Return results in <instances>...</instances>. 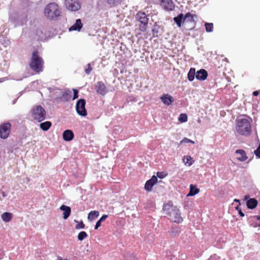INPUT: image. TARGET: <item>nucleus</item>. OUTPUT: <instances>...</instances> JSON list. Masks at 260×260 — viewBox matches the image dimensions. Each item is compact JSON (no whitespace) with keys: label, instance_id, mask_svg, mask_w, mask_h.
Masks as SVG:
<instances>
[{"label":"nucleus","instance_id":"4468645a","mask_svg":"<svg viewBox=\"0 0 260 260\" xmlns=\"http://www.w3.org/2000/svg\"><path fill=\"white\" fill-rule=\"evenodd\" d=\"M161 102L165 105L169 106L174 102V99L171 95L169 94H164L161 97Z\"/></svg>","mask_w":260,"mask_h":260},{"label":"nucleus","instance_id":"20e7f679","mask_svg":"<svg viewBox=\"0 0 260 260\" xmlns=\"http://www.w3.org/2000/svg\"><path fill=\"white\" fill-rule=\"evenodd\" d=\"M60 10L58 5L55 3H51L47 5L44 9V14L49 19L53 20L60 15Z\"/></svg>","mask_w":260,"mask_h":260},{"label":"nucleus","instance_id":"bb28decb","mask_svg":"<svg viewBox=\"0 0 260 260\" xmlns=\"http://www.w3.org/2000/svg\"><path fill=\"white\" fill-rule=\"evenodd\" d=\"M196 75V70L194 68H191L188 73L187 77L190 81H192L194 79V76Z\"/></svg>","mask_w":260,"mask_h":260},{"label":"nucleus","instance_id":"c9c22d12","mask_svg":"<svg viewBox=\"0 0 260 260\" xmlns=\"http://www.w3.org/2000/svg\"><path fill=\"white\" fill-rule=\"evenodd\" d=\"M73 100H74L78 98V90L76 89H73Z\"/></svg>","mask_w":260,"mask_h":260},{"label":"nucleus","instance_id":"aec40b11","mask_svg":"<svg viewBox=\"0 0 260 260\" xmlns=\"http://www.w3.org/2000/svg\"><path fill=\"white\" fill-rule=\"evenodd\" d=\"M83 24L80 19H77L75 23L70 28V30H78L79 31L82 27Z\"/></svg>","mask_w":260,"mask_h":260},{"label":"nucleus","instance_id":"2f4dec72","mask_svg":"<svg viewBox=\"0 0 260 260\" xmlns=\"http://www.w3.org/2000/svg\"><path fill=\"white\" fill-rule=\"evenodd\" d=\"M194 16H195L194 15L191 14L190 13L188 12L184 15V17H183V21H184L185 19H186L187 18H190V21H193V17Z\"/></svg>","mask_w":260,"mask_h":260},{"label":"nucleus","instance_id":"b1692460","mask_svg":"<svg viewBox=\"0 0 260 260\" xmlns=\"http://www.w3.org/2000/svg\"><path fill=\"white\" fill-rule=\"evenodd\" d=\"M60 100L64 102H67L71 99V92L70 91H66L62 93Z\"/></svg>","mask_w":260,"mask_h":260},{"label":"nucleus","instance_id":"a19ab883","mask_svg":"<svg viewBox=\"0 0 260 260\" xmlns=\"http://www.w3.org/2000/svg\"><path fill=\"white\" fill-rule=\"evenodd\" d=\"M108 217V215H103L101 218L100 219H99L101 222L102 221H104V220H105Z\"/></svg>","mask_w":260,"mask_h":260},{"label":"nucleus","instance_id":"a18cd8bd","mask_svg":"<svg viewBox=\"0 0 260 260\" xmlns=\"http://www.w3.org/2000/svg\"><path fill=\"white\" fill-rule=\"evenodd\" d=\"M234 201H235V202H239V203L240 202L239 200H237V199H235V200H234Z\"/></svg>","mask_w":260,"mask_h":260},{"label":"nucleus","instance_id":"a211bd4d","mask_svg":"<svg viewBox=\"0 0 260 260\" xmlns=\"http://www.w3.org/2000/svg\"><path fill=\"white\" fill-rule=\"evenodd\" d=\"M59 209L63 211V218L64 219H67L70 215L71 213V209L70 207L64 205H61Z\"/></svg>","mask_w":260,"mask_h":260},{"label":"nucleus","instance_id":"c03bdc74","mask_svg":"<svg viewBox=\"0 0 260 260\" xmlns=\"http://www.w3.org/2000/svg\"><path fill=\"white\" fill-rule=\"evenodd\" d=\"M2 196H3V197H6V195L5 192H4V191L2 192Z\"/></svg>","mask_w":260,"mask_h":260},{"label":"nucleus","instance_id":"4c0bfd02","mask_svg":"<svg viewBox=\"0 0 260 260\" xmlns=\"http://www.w3.org/2000/svg\"><path fill=\"white\" fill-rule=\"evenodd\" d=\"M88 66V68L85 69V72L86 74L88 75L90 73L91 71H92V68L90 66V63H88L87 64Z\"/></svg>","mask_w":260,"mask_h":260},{"label":"nucleus","instance_id":"6ab92c4d","mask_svg":"<svg viewBox=\"0 0 260 260\" xmlns=\"http://www.w3.org/2000/svg\"><path fill=\"white\" fill-rule=\"evenodd\" d=\"M189 187L190 190L187 197L194 196L200 192V189L196 185L190 184Z\"/></svg>","mask_w":260,"mask_h":260},{"label":"nucleus","instance_id":"f3484780","mask_svg":"<svg viewBox=\"0 0 260 260\" xmlns=\"http://www.w3.org/2000/svg\"><path fill=\"white\" fill-rule=\"evenodd\" d=\"M62 137L64 141H70L73 139L74 134L72 131L67 129L63 132L62 134Z\"/></svg>","mask_w":260,"mask_h":260},{"label":"nucleus","instance_id":"2eb2a0df","mask_svg":"<svg viewBox=\"0 0 260 260\" xmlns=\"http://www.w3.org/2000/svg\"><path fill=\"white\" fill-rule=\"evenodd\" d=\"M208 76L207 72L204 69H201L196 72V78L199 80H205Z\"/></svg>","mask_w":260,"mask_h":260},{"label":"nucleus","instance_id":"473e14b6","mask_svg":"<svg viewBox=\"0 0 260 260\" xmlns=\"http://www.w3.org/2000/svg\"><path fill=\"white\" fill-rule=\"evenodd\" d=\"M156 174L157 176L160 179H162L168 175V174L165 172H158Z\"/></svg>","mask_w":260,"mask_h":260},{"label":"nucleus","instance_id":"ea45409f","mask_svg":"<svg viewBox=\"0 0 260 260\" xmlns=\"http://www.w3.org/2000/svg\"><path fill=\"white\" fill-rule=\"evenodd\" d=\"M101 223H102V222L100 220H99L96 223V224L94 227V229L98 230V228L101 225Z\"/></svg>","mask_w":260,"mask_h":260},{"label":"nucleus","instance_id":"f704fd0d","mask_svg":"<svg viewBox=\"0 0 260 260\" xmlns=\"http://www.w3.org/2000/svg\"><path fill=\"white\" fill-rule=\"evenodd\" d=\"M184 143H191L192 144H194V142L187 138H184L182 139V141H180V144H181Z\"/></svg>","mask_w":260,"mask_h":260},{"label":"nucleus","instance_id":"9d476101","mask_svg":"<svg viewBox=\"0 0 260 260\" xmlns=\"http://www.w3.org/2000/svg\"><path fill=\"white\" fill-rule=\"evenodd\" d=\"M95 87L96 92L103 96L106 95L108 92V89L106 86L102 81L98 82Z\"/></svg>","mask_w":260,"mask_h":260},{"label":"nucleus","instance_id":"0eeeda50","mask_svg":"<svg viewBox=\"0 0 260 260\" xmlns=\"http://www.w3.org/2000/svg\"><path fill=\"white\" fill-rule=\"evenodd\" d=\"M11 124L10 122H5L0 124V137L2 139H6L10 135Z\"/></svg>","mask_w":260,"mask_h":260},{"label":"nucleus","instance_id":"37998d69","mask_svg":"<svg viewBox=\"0 0 260 260\" xmlns=\"http://www.w3.org/2000/svg\"><path fill=\"white\" fill-rule=\"evenodd\" d=\"M252 94H253V96H257L259 94V91H254L253 92Z\"/></svg>","mask_w":260,"mask_h":260},{"label":"nucleus","instance_id":"f8f14e48","mask_svg":"<svg viewBox=\"0 0 260 260\" xmlns=\"http://www.w3.org/2000/svg\"><path fill=\"white\" fill-rule=\"evenodd\" d=\"M157 177L153 175L151 178L146 181L145 184V189L147 191H150L152 190L153 186L157 182Z\"/></svg>","mask_w":260,"mask_h":260},{"label":"nucleus","instance_id":"f257e3e1","mask_svg":"<svg viewBox=\"0 0 260 260\" xmlns=\"http://www.w3.org/2000/svg\"><path fill=\"white\" fill-rule=\"evenodd\" d=\"M163 210L172 221L177 223L182 222L183 218L181 216L180 211L177 206H174L170 203H166L163 206Z\"/></svg>","mask_w":260,"mask_h":260},{"label":"nucleus","instance_id":"1a4fd4ad","mask_svg":"<svg viewBox=\"0 0 260 260\" xmlns=\"http://www.w3.org/2000/svg\"><path fill=\"white\" fill-rule=\"evenodd\" d=\"M64 4L67 8L72 11H77L81 7L78 0H64Z\"/></svg>","mask_w":260,"mask_h":260},{"label":"nucleus","instance_id":"a878e982","mask_svg":"<svg viewBox=\"0 0 260 260\" xmlns=\"http://www.w3.org/2000/svg\"><path fill=\"white\" fill-rule=\"evenodd\" d=\"M52 125V123L50 121H47L41 123L40 125V128L44 131H48Z\"/></svg>","mask_w":260,"mask_h":260},{"label":"nucleus","instance_id":"6e6552de","mask_svg":"<svg viewBox=\"0 0 260 260\" xmlns=\"http://www.w3.org/2000/svg\"><path fill=\"white\" fill-rule=\"evenodd\" d=\"M86 101L84 99H79L77 101L76 105L77 113L80 116L85 117L87 115V110L85 109Z\"/></svg>","mask_w":260,"mask_h":260},{"label":"nucleus","instance_id":"49530a36","mask_svg":"<svg viewBox=\"0 0 260 260\" xmlns=\"http://www.w3.org/2000/svg\"><path fill=\"white\" fill-rule=\"evenodd\" d=\"M58 260H64V259H62L61 257H58Z\"/></svg>","mask_w":260,"mask_h":260},{"label":"nucleus","instance_id":"c85d7f7f","mask_svg":"<svg viewBox=\"0 0 260 260\" xmlns=\"http://www.w3.org/2000/svg\"><path fill=\"white\" fill-rule=\"evenodd\" d=\"M206 31L208 32H212L213 29V24L212 23L206 22L205 24Z\"/></svg>","mask_w":260,"mask_h":260},{"label":"nucleus","instance_id":"393cba45","mask_svg":"<svg viewBox=\"0 0 260 260\" xmlns=\"http://www.w3.org/2000/svg\"><path fill=\"white\" fill-rule=\"evenodd\" d=\"M99 212L98 211H92L88 213V219L92 221L97 218L99 216Z\"/></svg>","mask_w":260,"mask_h":260},{"label":"nucleus","instance_id":"423d86ee","mask_svg":"<svg viewBox=\"0 0 260 260\" xmlns=\"http://www.w3.org/2000/svg\"><path fill=\"white\" fill-rule=\"evenodd\" d=\"M137 20L141 23L139 29L142 31H145L148 23V18L144 12H138L136 14Z\"/></svg>","mask_w":260,"mask_h":260},{"label":"nucleus","instance_id":"79ce46f5","mask_svg":"<svg viewBox=\"0 0 260 260\" xmlns=\"http://www.w3.org/2000/svg\"><path fill=\"white\" fill-rule=\"evenodd\" d=\"M237 210H238V212H239V214H240V215L241 216V217H243L244 216V214L243 213V212L242 211L241 209H239L238 210V207H237L236 208Z\"/></svg>","mask_w":260,"mask_h":260},{"label":"nucleus","instance_id":"39448f33","mask_svg":"<svg viewBox=\"0 0 260 260\" xmlns=\"http://www.w3.org/2000/svg\"><path fill=\"white\" fill-rule=\"evenodd\" d=\"M32 117L34 120L41 122L46 118V111L41 106H36L31 110Z\"/></svg>","mask_w":260,"mask_h":260},{"label":"nucleus","instance_id":"09e8293b","mask_svg":"<svg viewBox=\"0 0 260 260\" xmlns=\"http://www.w3.org/2000/svg\"><path fill=\"white\" fill-rule=\"evenodd\" d=\"M64 260H69V259H64Z\"/></svg>","mask_w":260,"mask_h":260},{"label":"nucleus","instance_id":"c756f323","mask_svg":"<svg viewBox=\"0 0 260 260\" xmlns=\"http://www.w3.org/2000/svg\"><path fill=\"white\" fill-rule=\"evenodd\" d=\"M88 237L87 234L84 231L80 232L78 235V239L79 241H82Z\"/></svg>","mask_w":260,"mask_h":260},{"label":"nucleus","instance_id":"de8ad7c7","mask_svg":"<svg viewBox=\"0 0 260 260\" xmlns=\"http://www.w3.org/2000/svg\"><path fill=\"white\" fill-rule=\"evenodd\" d=\"M198 122H201V120L200 119L198 120Z\"/></svg>","mask_w":260,"mask_h":260},{"label":"nucleus","instance_id":"dca6fc26","mask_svg":"<svg viewBox=\"0 0 260 260\" xmlns=\"http://www.w3.org/2000/svg\"><path fill=\"white\" fill-rule=\"evenodd\" d=\"M235 153L237 155V159L240 161H244L248 158L246 153L244 150H237Z\"/></svg>","mask_w":260,"mask_h":260},{"label":"nucleus","instance_id":"4be33fe9","mask_svg":"<svg viewBox=\"0 0 260 260\" xmlns=\"http://www.w3.org/2000/svg\"><path fill=\"white\" fill-rule=\"evenodd\" d=\"M1 217L4 221L8 222L12 219L13 214L10 212H4L2 214Z\"/></svg>","mask_w":260,"mask_h":260},{"label":"nucleus","instance_id":"cd10ccee","mask_svg":"<svg viewBox=\"0 0 260 260\" xmlns=\"http://www.w3.org/2000/svg\"><path fill=\"white\" fill-rule=\"evenodd\" d=\"M106 2L111 7H116L120 4L122 0H106Z\"/></svg>","mask_w":260,"mask_h":260},{"label":"nucleus","instance_id":"f03ea898","mask_svg":"<svg viewBox=\"0 0 260 260\" xmlns=\"http://www.w3.org/2000/svg\"><path fill=\"white\" fill-rule=\"evenodd\" d=\"M236 131L240 135L248 136L251 132V124L246 118H239L237 119Z\"/></svg>","mask_w":260,"mask_h":260},{"label":"nucleus","instance_id":"ddd939ff","mask_svg":"<svg viewBox=\"0 0 260 260\" xmlns=\"http://www.w3.org/2000/svg\"><path fill=\"white\" fill-rule=\"evenodd\" d=\"M247 220L253 227L260 226V216H250L248 217Z\"/></svg>","mask_w":260,"mask_h":260},{"label":"nucleus","instance_id":"9b49d317","mask_svg":"<svg viewBox=\"0 0 260 260\" xmlns=\"http://www.w3.org/2000/svg\"><path fill=\"white\" fill-rule=\"evenodd\" d=\"M160 5L168 11H173L175 8V5L172 0H160Z\"/></svg>","mask_w":260,"mask_h":260},{"label":"nucleus","instance_id":"7ed1b4c3","mask_svg":"<svg viewBox=\"0 0 260 260\" xmlns=\"http://www.w3.org/2000/svg\"><path fill=\"white\" fill-rule=\"evenodd\" d=\"M43 59L40 56L39 52L35 51L32 53L29 67L32 70L37 73L42 72L44 67Z\"/></svg>","mask_w":260,"mask_h":260},{"label":"nucleus","instance_id":"58836bf2","mask_svg":"<svg viewBox=\"0 0 260 260\" xmlns=\"http://www.w3.org/2000/svg\"><path fill=\"white\" fill-rule=\"evenodd\" d=\"M186 164H188V166H191L192 164V161H191V157L190 156H186Z\"/></svg>","mask_w":260,"mask_h":260},{"label":"nucleus","instance_id":"5701e85b","mask_svg":"<svg viewBox=\"0 0 260 260\" xmlns=\"http://www.w3.org/2000/svg\"><path fill=\"white\" fill-rule=\"evenodd\" d=\"M174 22L177 24L178 27H181L182 22L183 21V14L181 13L179 14L177 17L174 18Z\"/></svg>","mask_w":260,"mask_h":260},{"label":"nucleus","instance_id":"412c9836","mask_svg":"<svg viewBox=\"0 0 260 260\" xmlns=\"http://www.w3.org/2000/svg\"><path fill=\"white\" fill-rule=\"evenodd\" d=\"M257 201L254 198L250 199L246 202L247 208L251 209L255 208L257 206Z\"/></svg>","mask_w":260,"mask_h":260},{"label":"nucleus","instance_id":"7c9ffc66","mask_svg":"<svg viewBox=\"0 0 260 260\" xmlns=\"http://www.w3.org/2000/svg\"><path fill=\"white\" fill-rule=\"evenodd\" d=\"M178 119L182 122H186L187 120V116L186 114H181L179 115Z\"/></svg>","mask_w":260,"mask_h":260},{"label":"nucleus","instance_id":"72a5a7b5","mask_svg":"<svg viewBox=\"0 0 260 260\" xmlns=\"http://www.w3.org/2000/svg\"><path fill=\"white\" fill-rule=\"evenodd\" d=\"M85 228V224L83 222V221H80L78 222L75 226L76 229H82Z\"/></svg>","mask_w":260,"mask_h":260},{"label":"nucleus","instance_id":"e433bc0d","mask_svg":"<svg viewBox=\"0 0 260 260\" xmlns=\"http://www.w3.org/2000/svg\"><path fill=\"white\" fill-rule=\"evenodd\" d=\"M254 153L256 157L260 158V144L257 149L254 151Z\"/></svg>","mask_w":260,"mask_h":260}]
</instances>
